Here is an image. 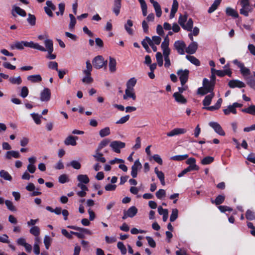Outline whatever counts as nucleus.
Returning a JSON list of instances; mask_svg holds the SVG:
<instances>
[{"instance_id":"1","label":"nucleus","mask_w":255,"mask_h":255,"mask_svg":"<svg viewBox=\"0 0 255 255\" xmlns=\"http://www.w3.org/2000/svg\"><path fill=\"white\" fill-rule=\"evenodd\" d=\"M44 44L46 47V51L48 52L46 58L48 59H55L56 55L55 54H52L54 50L53 41L51 39H46L44 41Z\"/></svg>"},{"instance_id":"2","label":"nucleus","mask_w":255,"mask_h":255,"mask_svg":"<svg viewBox=\"0 0 255 255\" xmlns=\"http://www.w3.org/2000/svg\"><path fill=\"white\" fill-rule=\"evenodd\" d=\"M92 63L94 68L99 69L106 66L107 61H105L102 56H96L93 60Z\"/></svg>"},{"instance_id":"3","label":"nucleus","mask_w":255,"mask_h":255,"mask_svg":"<svg viewBox=\"0 0 255 255\" xmlns=\"http://www.w3.org/2000/svg\"><path fill=\"white\" fill-rule=\"evenodd\" d=\"M179 77V79L182 86H183L188 81L189 74V71L188 69H180L177 72Z\"/></svg>"},{"instance_id":"4","label":"nucleus","mask_w":255,"mask_h":255,"mask_svg":"<svg viewBox=\"0 0 255 255\" xmlns=\"http://www.w3.org/2000/svg\"><path fill=\"white\" fill-rule=\"evenodd\" d=\"M233 63L240 69L241 73L243 76L245 77L251 74L250 70L246 67L243 62L239 61L238 59H235L233 61Z\"/></svg>"},{"instance_id":"5","label":"nucleus","mask_w":255,"mask_h":255,"mask_svg":"<svg viewBox=\"0 0 255 255\" xmlns=\"http://www.w3.org/2000/svg\"><path fill=\"white\" fill-rule=\"evenodd\" d=\"M110 146L114 151L117 153H119L121 152L120 149L125 148L126 144L125 142L120 140H115L111 143Z\"/></svg>"},{"instance_id":"6","label":"nucleus","mask_w":255,"mask_h":255,"mask_svg":"<svg viewBox=\"0 0 255 255\" xmlns=\"http://www.w3.org/2000/svg\"><path fill=\"white\" fill-rule=\"evenodd\" d=\"M209 125L213 128L214 131L218 134L221 136L225 135V132L224 131L220 125L217 122H211L209 123Z\"/></svg>"},{"instance_id":"7","label":"nucleus","mask_w":255,"mask_h":255,"mask_svg":"<svg viewBox=\"0 0 255 255\" xmlns=\"http://www.w3.org/2000/svg\"><path fill=\"white\" fill-rule=\"evenodd\" d=\"M23 45L25 47L35 49L40 51H46L45 48H44L42 46L40 45L39 44L37 43H34L33 41L27 42L23 41Z\"/></svg>"},{"instance_id":"8","label":"nucleus","mask_w":255,"mask_h":255,"mask_svg":"<svg viewBox=\"0 0 255 255\" xmlns=\"http://www.w3.org/2000/svg\"><path fill=\"white\" fill-rule=\"evenodd\" d=\"M174 46L179 54L181 55L184 54V49L186 48V44L183 41H176L174 44Z\"/></svg>"},{"instance_id":"9","label":"nucleus","mask_w":255,"mask_h":255,"mask_svg":"<svg viewBox=\"0 0 255 255\" xmlns=\"http://www.w3.org/2000/svg\"><path fill=\"white\" fill-rule=\"evenodd\" d=\"M15 13L22 17L26 16V12L24 9L21 8L19 6L14 5L12 7L11 14L13 16L16 17V15Z\"/></svg>"},{"instance_id":"10","label":"nucleus","mask_w":255,"mask_h":255,"mask_svg":"<svg viewBox=\"0 0 255 255\" xmlns=\"http://www.w3.org/2000/svg\"><path fill=\"white\" fill-rule=\"evenodd\" d=\"M141 168V164L139 159L136 160L131 167V176L132 178H136L137 175V170Z\"/></svg>"},{"instance_id":"11","label":"nucleus","mask_w":255,"mask_h":255,"mask_svg":"<svg viewBox=\"0 0 255 255\" xmlns=\"http://www.w3.org/2000/svg\"><path fill=\"white\" fill-rule=\"evenodd\" d=\"M51 92L48 88H45L40 93V100L43 102H47L50 100Z\"/></svg>"},{"instance_id":"12","label":"nucleus","mask_w":255,"mask_h":255,"mask_svg":"<svg viewBox=\"0 0 255 255\" xmlns=\"http://www.w3.org/2000/svg\"><path fill=\"white\" fill-rule=\"evenodd\" d=\"M228 86L231 88H242L245 87L246 84L242 81L239 80H231L228 83Z\"/></svg>"},{"instance_id":"13","label":"nucleus","mask_w":255,"mask_h":255,"mask_svg":"<svg viewBox=\"0 0 255 255\" xmlns=\"http://www.w3.org/2000/svg\"><path fill=\"white\" fill-rule=\"evenodd\" d=\"M78 139V137L76 136L69 135L65 139L64 142L66 145L75 146L77 144L76 140Z\"/></svg>"},{"instance_id":"14","label":"nucleus","mask_w":255,"mask_h":255,"mask_svg":"<svg viewBox=\"0 0 255 255\" xmlns=\"http://www.w3.org/2000/svg\"><path fill=\"white\" fill-rule=\"evenodd\" d=\"M187 130L185 128H175L171 130L170 132L167 133L168 136H173L175 135L184 134L186 133Z\"/></svg>"},{"instance_id":"15","label":"nucleus","mask_w":255,"mask_h":255,"mask_svg":"<svg viewBox=\"0 0 255 255\" xmlns=\"http://www.w3.org/2000/svg\"><path fill=\"white\" fill-rule=\"evenodd\" d=\"M121 6L122 0H114L113 11L116 16L120 14Z\"/></svg>"},{"instance_id":"16","label":"nucleus","mask_w":255,"mask_h":255,"mask_svg":"<svg viewBox=\"0 0 255 255\" xmlns=\"http://www.w3.org/2000/svg\"><path fill=\"white\" fill-rule=\"evenodd\" d=\"M198 48L197 42L193 41L186 48V52L189 54H194Z\"/></svg>"},{"instance_id":"17","label":"nucleus","mask_w":255,"mask_h":255,"mask_svg":"<svg viewBox=\"0 0 255 255\" xmlns=\"http://www.w3.org/2000/svg\"><path fill=\"white\" fill-rule=\"evenodd\" d=\"M128 98H131L133 100H135L136 95L133 92V89L127 88L125 90V94L123 96V99L127 100Z\"/></svg>"},{"instance_id":"18","label":"nucleus","mask_w":255,"mask_h":255,"mask_svg":"<svg viewBox=\"0 0 255 255\" xmlns=\"http://www.w3.org/2000/svg\"><path fill=\"white\" fill-rule=\"evenodd\" d=\"M20 157V155L18 151L11 150L6 152L5 157L7 159H10L12 157L15 158H19Z\"/></svg>"},{"instance_id":"19","label":"nucleus","mask_w":255,"mask_h":255,"mask_svg":"<svg viewBox=\"0 0 255 255\" xmlns=\"http://www.w3.org/2000/svg\"><path fill=\"white\" fill-rule=\"evenodd\" d=\"M173 97L174 98L175 101L180 104H185L187 103V100L180 93H174L173 95Z\"/></svg>"},{"instance_id":"20","label":"nucleus","mask_w":255,"mask_h":255,"mask_svg":"<svg viewBox=\"0 0 255 255\" xmlns=\"http://www.w3.org/2000/svg\"><path fill=\"white\" fill-rule=\"evenodd\" d=\"M222 98H220L218 100L217 102L215 104V105L212 106H208L206 107L203 108V109H205L208 111H214L217 110H218L220 108L222 103Z\"/></svg>"},{"instance_id":"21","label":"nucleus","mask_w":255,"mask_h":255,"mask_svg":"<svg viewBox=\"0 0 255 255\" xmlns=\"http://www.w3.org/2000/svg\"><path fill=\"white\" fill-rule=\"evenodd\" d=\"M67 228H69V229H73V230H76V231H79V232H81L83 233H85L86 234H87V235H92V232L90 230L87 229H85V228H80V227H77V226H67Z\"/></svg>"},{"instance_id":"22","label":"nucleus","mask_w":255,"mask_h":255,"mask_svg":"<svg viewBox=\"0 0 255 255\" xmlns=\"http://www.w3.org/2000/svg\"><path fill=\"white\" fill-rule=\"evenodd\" d=\"M225 200V196L224 195H218L215 200L211 199V202L212 204L216 205H219L222 204Z\"/></svg>"},{"instance_id":"23","label":"nucleus","mask_w":255,"mask_h":255,"mask_svg":"<svg viewBox=\"0 0 255 255\" xmlns=\"http://www.w3.org/2000/svg\"><path fill=\"white\" fill-rule=\"evenodd\" d=\"M178 8V2L177 0H173L172 8L170 14V18H172L174 17L176 12H177Z\"/></svg>"},{"instance_id":"24","label":"nucleus","mask_w":255,"mask_h":255,"mask_svg":"<svg viewBox=\"0 0 255 255\" xmlns=\"http://www.w3.org/2000/svg\"><path fill=\"white\" fill-rule=\"evenodd\" d=\"M27 80L32 83H38L42 81V77L39 75H32L27 77Z\"/></svg>"},{"instance_id":"25","label":"nucleus","mask_w":255,"mask_h":255,"mask_svg":"<svg viewBox=\"0 0 255 255\" xmlns=\"http://www.w3.org/2000/svg\"><path fill=\"white\" fill-rule=\"evenodd\" d=\"M215 94L213 92L210 94L209 95H207L205 97L204 99L203 100V105L206 107H208V106H209Z\"/></svg>"},{"instance_id":"26","label":"nucleus","mask_w":255,"mask_h":255,"mask_svg":"<svg viewBox=\"0 0 255 255\" xmlns=\"http://www.w3.org/2000/svg\"><path fill=\"white\" fill-rule=\"evenodd\" d=\"M117 62L115 58L110 57L109 58V70L111 72L114 73L116 71Z\"/></svg>"},{"instance_id":"27","label":"nucleus","mask_w":255,"mask_h":255,"mask_svg":"<svg viewBox=\"0 0 255 255\" xmlns=\"http://www.w3.org/2000/svg\"><path fill=\"white\" fill-rule=\"evenodd\" d=\"M226 13L228 16H231L234 18H238L239 15L238 12L234 9L228 7L226 9Z\"/></svg>"},{"instance_id":"28","label":"nucleus","mask_w":255,"mask_h":255,"mask_svg":"<svg viewBox=\"0 0 255 255\" xmlns=\"http://www.w3.org/2000/svg\"><path fill=\"white\" fill-rule=\"evenodd\" d=\"M133 25V22L130 19H128L127 23L125 24V28L128 33L130 35L133 34V30L130 28Z\"/></svg>"},{"instance_id":"29","label":"nucleus","mask_w":255,"mask_h":255,"mask_svg":"<svg viewBox=\"0 0 255 255\" xmlns=\"http://www.w3.org/2000/svg\"><path fill=\"white\" fill-rule=\"evenodd\" d=\"M212 90L209 87L206 88L204 87H200L198 89L197 94L201 96L205 95L209 93L210 94L213 93Z\"/></svg>"},{"instance_id":"30","label":"nucleus","mask_w":255,"mask_h":255,"mask_svg":"<svg viewBox=\"0 0 255 255\" xmlns=\"http://www.w3.org/2000/svg\"><path fill=\"white\" fill-rule=\"evenodd\" d=\"M103 156V154L100 152V151H98V150H96L95 154L93 155V157L95 158L96 161L101 162L102 163H105L106 162V160Z\"/></svg>"},{"instance_id":"31","label":"nucleus","mask_w":255,"mask_h":255,"mask_svg":"<svg viewBox=\"0 0 255 255\" xmlns=\"http://www.w3.org/2000/svg\"><path fill=\"white\" fill-rule=\"evenodd\" d=\"M253 10V7H242L240 9V13L241 14L245 16H248L249 12H251Z\"/></svg>"},{"instance_id":"32","label":"nucleus","mask_w":255,"mask_h":255,"mask_svg":"<svg viewBox=\"0 0 255 255\" xmlns=\"http://www.w3.org/2000/svg\"><path fill=\"white\" fill-rule=\"evenodd\" d=\"M223 112L225 115H228L230 113H232L233 114H237V110L235 109L233 104L232 105H229L227 109H224Z\"/></svg>"},{"instance_id":"33","label":"nucleus","mask_w":255,"mask_h":255,"mask_svg":"<svg viewBox=\"0 0 255 255\" xmlns=\"http://www.w3.org/2000/svg\"><path fill=\"white\" fill-rule=\"evenodd\" d=\"M137 211V209L135 206H131L129 208L127 211H126V212L129 217L132 218L136 215Z\"/></svg>"},{"instance_id":"34","label":"nucleus","mask_w":255,"mask_h":255,"mask_svg":"<svg viewBox=\"0 0 255 255\" xmlns=\"http://www.w3.org/2000/svg\"><path fill=\"white\" fill-rule=\"evenodd\" d=\"M77 180L79 181V183L83 184H87L90 181L88 176L87 175L83 174L78 175Z\"/></svg>"},{"instance_id":"35","label":"nucleus","mask_w":255,"mask_h":255,"mask_svg":"<svg viewBox=\"0 0 255 255\" xmlns=\"http://www.w3.org/2000/svg\"><path fill=\"white\" fill-rule=\"evenodd\" d=\"M0 177L8 181H11L12 179L11 176L8 172L4 170H1L0 171Z\"/></svg>"},{"instance_id":"36","label":"nucleus","mask_w":255,"mask_h":255,"mask_svg":"<svg viewBox=\"0 0 255 255\" xmlns=\"http://www.w3.org/2000/svg\"><path fill=\"white\" fill-rule=\"evenodd\" d=\"M221 2V1L219 0H215L213 3L209 8L208 10V13H211L214 12L218 8Z\"/></svg>"},{"instance_id":"37","label":"nucleus","mask_w":255,"mask_h":255,"mask_svg":"<svg viewBox=\"0 0 255 255\" xmlns=\"http://www.w3.org/2000/svg\"><path fill=\"white\" fill-rule=\"evenodd\" d=\"M186 58L193 64L199 66L200 65V61L194 56L186 55Z\"/></svg>"},{"instance_id":"38","label":"nucleus","mask_w":255,"mask_h":255,"mask_svg":"<svg viewBox=\"0 0 255 255\" xmlns=\"http://www.w3.org/2000/svg\"><path fill=\"white\" fill-rule=\"evenodd\" d=\"M215 83L209 81L207 78H204L203 80V86L206 88L209 87L212 91L213 92Z\"/></svg>"},{"instance_id":"39","label":"nucleus","mask_w":255,"mask_h":255,"mask_svg":"<svg viewBox=\"0 0 255 255\" xmlns=\"http://www.w3.org/2000/svg\"><path fill=\"white\" fill-rule=\"evenodd\" d=\"M242 111L244 113L255 116V105H252L247 108L242 109Z\"/></svg>"},{"instance_id":"40","label":"nucleus","mask_w":255,"mask_h":255,"mask_svg":"<svg viewBox=\"0 0 255 255\" xmlns=\"http://www.w3.org/2000/svg\"><path fill=\"white\" fill-rule=\"evenodd\" d=\"M111 133L109 127H106L99 131V135L101 137H104L110 135Z\"/></svg>"},{"instance_id":"41","label":"nucleus","mask_w":255,"mask_h":255,"mask_svg":"<svg viewBox=\"0 0 255 255\" xmlns=\"http://www.w3.org/2000/svg\"><path fill=\"white\" fill-rule=\"evenodd\" d=\"M214 160V158L213 157L207 156L202 159L201 163L203 165H207L212 163Z\"/></svg>"},{"instance_id":"42","label":"nucleus","mask_w":255,"mask_h":255,"mask_svg":"<svg viewBox=\"0 0 255 255\" xmlns=\"http://www.w3.org/2000/svg\"><path fill=\"white\" fill-rule=\"evenodd\" d=\"M28 23L32 26H34L36 24V17L34 15L31 13L28 14V18H27Z\"/></svg>"},{"instance_id":"43","label":"nucleus","mask_w":255,"mask_h":255,"mask_svg":"<svg viewBox=\"0 0 255 255\" xmlns=\"http://www.w3.org/2000/svg\"><path fill=\"white\" fill-rule=\"evenodd\" d=\"M193 21L191 18H190L186 24H184L183 28L184 29L187 30L188 31H191L192 29L193 28Z\"/></svg>"},{"instance_id":"44","label":"nucleus","mask_w":255,"mask_h":255,"mask_svg":"<svg viewBox=\"0 0 255 255\" xmlns=\"http://www.w3.org/2000/svg\"><path fill=\"white\" fill-rule=\"evenodd\" d=\"M85 76L82 79V81L84 83L91 84L93 82V79L91 77V73L88 74L87 73H84Z\"/></svg>"},{"instance_id":"45","label":"nucleus","mask_w":255,"mask_h":255,"mask_svg":"<svg viewBox=\"0 0 255 255\" xmlns=\"http://www.w3.org/2000/svg\"><path fill=\"white\" fill-rule=\"evenodd\" d=\"M136 82V79L134 77L129 79L127 82V88L133 89V87L135 85Z\"/></svg>"},{"instance_id":"46","label":"nucleus","mask_w":255,"mask_h":255,"mask_svg":"<svg viewBox=\"0 0 255 255\" xmlns=\"http://www.w3.org/2000/svg\"><path fill=\"white\" fill-rule=\"evenodd\" d=\"M188 15L187 14H185L183 15H180L178 19V23L181 25L182 28H184L183 26L185 24V22L187 20Z\"/></svg>"},{"instance_id":"47","label":"nucleus","mask_w":255,"mask_h":255,"mask_svg":"<svg viewBox=\"0 0 255 255\" xmlns=\"http://www.w3.org/2000/svg\"><path fill=\"white\" fill-rule=\"evenodd\" d=\"M139 2L143 16L147 15V5L144 0H138Z\"/></svg>"},{"instance_id":"48","label":"nucleus","mask_w":255,"mask_h":255,"mask_svg":"<svg viewBox=\"0 0 255 255\" xmlns=\"http://www.w3.org/2000/svg\"><path fill=\"white\" fill-rule=\"evenodd\" d=\"M110 142V140L109 139H104L102 140L98 145V148L96 150L98 151H101L104 147L106 146Z\"/></svg>"},{"instance_id":"49","label":"nucleus","mask_w":255,"mask_h":255,"mask_svg":"<svg viewBox=\"0 0 255 255\" xmlns=\"http://www.w3.org/2000/svg\"><path fill=\"white\" fill-rule=\"evenodd\" d=\"M246 218L250 221L255 220V213L249 209L248 210L246 213Z\"/></svg>"},{"instance_id":"50","label":"nucleus","mask_w":255,"mask_h":255,"mask_svg":"<svg viewBox=\"0 0 255 255\" xmlns=\"http://www.w3.org/2000/svg\"><path fill=\"white\" fill-rule=\"evenodd\" d=\"M188 157L187 154L184 155H175L171 157V159L175 161H182L187 159Z\"/></svg>"},{"instance_id":"51","label":"nucleus","mask_w":255,"mask_h":255,"mask_svg":"<svg viewBox=\"0 0 255 255\" xmlns=\"http://www.w3.org/2000/svg\"><path fill=\"white\" fill-rule=\"evenodd\" d=\"M9 81L12 84L20 85L22 83V79L20 76H18L17 78L10 77Z\"/></svg>"},{"instance_id":"52","label":"nucleus","mask_w":255,"mask_h":255,"mask_svg":"<svg viewBox=\"0 0 255 255\" xmlns=\"http://www.w3.org/2000/svg\"><path fill=\"white\" fill-rule=\"evenodd\" d=\"M178 210L177 209H173L170 217V221L171 222L175 221L178 218Z\"/></svg>"},{"instance_id":"53","label":"nucleus","mask_w":255,"mask_h":255,"mask_svg":"<svg viewBox=\"0 0 255 255\" xmlns=\"http://www.w3.org/2000/svg\"><path fill=\"white\" fill-rule=\"evenodd\" d=\"M247 84L252 89L255 90V80L253 77H249L246 79Z\"/></svg>"},{"instance_id":"54","label":"nucleus","mask_w":255,"mask_h":255,"mask_svg":"<svg viewBox=\"0 0 255 255\" xmlns=\"http://www.w3.org/2000/svg\"><path fill=\"white\" fill-rule=\"evenodd\" d=\"M30 233L35 237H38L40 234V230L37 226H33L30 229Z\"/></svg>"},{"instance_id":"55","label":"nucleus","mask_w":255,"mask_h":255,"mask_svg":"<svg viewBox=\"0 0 255 255\" xmlns=\"http://www.w3.org/2000/svg\"><path fill=\"white\" fill-rule=\"evenodd\" d=\"M52 239L48 236H45L44 238V244L46 249L48 250L51 245Z\"/></svg>"},{"instance_id":"56","label":"nucleus","mask_w":255,"mask_h":255,"mask_svg":"<svg viewBox=\"0 0 255 255\" xmlns=\"http://www.w3.org/2000/svg\"><path fill=\"white\" fill-rule=\"evenodd\" d=\"M23 41H18L15 43L14 45H11V49H17L19 50H22L24 48V46L23 45Z\"/></svg>"},{"instance_id":"57","label":"nucleus","mask_w":255,"mask_h":255,"mask_svg":"<svg viewBox=\"0 0 255 255\" xmlns=\"http://www.w3.org/2000/svg\"><path fill=\"white\" fill-rule=\"evenodd\" d=\"M5 204L6 206L8 209L10 211L13 212L16 211L15 207L13 205V203L11 201L8 200H6L5 201Z\"/></svg>"},{"instance_id":"58","label":"nucleus","mask_w":255,"mask_h":255,"mask_svg":"<svg viewBox=\"0 0 255 255\" xmlns=\"http://www.w3.org/2000/svg\"><path fill=\"white\" fill-rule=\"evenodd\" d=\"M156 58L158 66L160 67L162 66L163 65V56L160 52L156 53Z\"/></svg>"},{"instance_id":"59","label":"nucleus","mask_w":255,"mask_h":255,"mask_svg":"<svg viewBox=\"0 0 255 255\" xmlns=\"http://www.w3.org/2000/svg\"><path fill=\"white\" fill-rule=\"evenodd\" d=\"M69 16L70 18L69 27L70 29H73L76 23V20L75 16L72 14H69Z\"/></svg>"},{"instance_id":"60","label":"nucleus","mask_w":255,"mask_h":255,"mask_svg":"<svg viewBox=\"0 0 255 255\" xmlns=\"http://www.w3.org/2000/svg\"><path fill=\"white\" fill-rule=\"evenodd\" d=\"M118 248L121 251L122 255H125L127 253V249L122 242H119L117 244Z\"/></svg>"},{"instance_id":"61","label":"nucleus","mask_w":255,"mask_h":255,"mask_svg":"<svg viewBox=\"0 0 255 255\" xmlns=\"http://www.w3.org/2000/svg\"><path fill=\"white\" fill-rule=\"evenodd\" d=\"M31 116L33 119V120L34 121L35 123L37 125H39L41 124V120L40 118H42V116H40L37 114L35 113H32L31 114Z\"/></svg>"},{"instance_id":"62","label":"nucleus","mask_w":255,"mask_h":255,"mask_svg":"<svg viewBox=\"0 0 255 255\" xmlns=\"http://www.w3.org/2000/svg\"><path fill=\"white\" fill-rule=\"evenodd\" d=\"M156 175L157 176V177L158 178V179H159L160 182H161V184L164 186L165 185V180H164V174L163 173V172L162 171H160V172H158L157 173H156Z\"/></svg>"},{"instance_id":"63","label":"nucleus","mask_w":255,"mask_h":255,"mask_svg":"<svg viewBox=\"0 0 255 255\" xmlns=\"http://www.w3.org/2000/svg\"><path fill=\"white\" fill-rule=\"evenodd\" d=\"M156 196L159 199H161L166 195L165 191L164 189H159L156 192Z\"/></svg>"},{"instance_id":"64","label":"nucleus","mask_w":255,"mask_h":255,"mask_svg":"<svg viewBox=\"0 0 255 255\" xmlns=\"http://www.w3.org/2000/svg\"><path fill=\"white\" fill-rule=\"evenodd\" d=\"M28 93L29 90L27 87L26 86L22 87L20 94V96L23 98H25L28 96Z\"/></svg>"}]
</instances>
